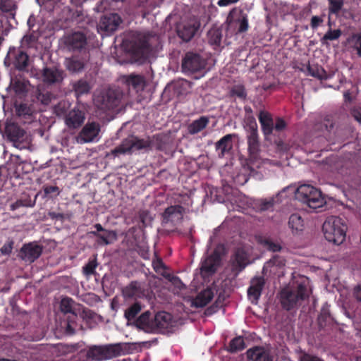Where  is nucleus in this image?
<instances>
[{"label":"nucleus","instance_id":"nucleus-1","mask_svg":"<svg viewBox=\"0 0 361 361\" xmlns=\"http://www.w3.org/2000/svg\"><path fill=\"white\" fill-rule=\"evenodd\" d=\"M133 54L140 60L145 61L154 57L162 49L160 37L154 33H139L135 37L132 46Z\"/></svg>","mask_w":361,"mask_h":361},{"label":"nucleus","instance_id":"nucleus-2","mask_svg":"<svg viewBox=\"0 0 361 361\" xmlns=\"http://www.w3.org/2000/svg\"><path fill=\"white\" fill-rule=\"evenodd\" d=\"M310 294V290L303 283L298 284L296 287L286 286L279 293V300L282 307L289 311L307 299Z\"/></svg>","mask_w":361,"mask_h":361},{"label":"nucleus","instance_id":"nucleus-3","mask_svg":"<svg viewBox=\"0 0 361 361\" xmlns=\"http://www.w3.org/2000/svg\"><path fill=\"white\" fill-rule=\"evenodd\" d=\"M322 229L324 237L329 242L340 245L345 239L348 226L343 219L331 216L324 222Z\"/></svg>","mask_w":361,"mask_h":361},{"label":"nucleus","instance_id":"nucleus-4","mask_svg":"<svg viewBox=\"0 0 361 361\" xmlns=\"http://www.w3.org/2000/svg\"><path fill=\"white\" fill-rule=\"evenodd\" d=\"M124 96L119 88H105L94 94V104L102 111L112 110L118 107Z\"/></svg>","mask_w":361,"mask_h":361},{"label":"nucleus","instance_id":"nucleus-5","mask_svg":"<svg viewBox=\"0 0 361 361\" xmlns=\"http://www.w3.org/2000/svg\"><path fill=\"white\" fill-rule=\"evenodd\" d=\"M153 142L149 138L140 139L137 136L130 135L123 139L121 144L115 147L106 157L113 155L117 157L119 154H131L133 150H150L152 148Z\"/></svg>","mask_w":361,"mask_h":361},{"label":"nucleus","instance_id":"nucleus-6","mask_svg":"<svg viewBox=\"0 0 361 361\" xmlns=\"http://www.w3.org/2000/svg\"><path fill=\"white\" fill-rule=\"evenodd\" d=\"M295 197L314 209L320 208L325 204L322 192L310 185L299 186L295 192Z\"/></svg>","mask_w":361,"mask_h":361},{"label":"nucleus","instance_id":"nucleus-7","mask_svg":"<svg viewBox=\"0 0 361 361\" xmlns=\"http://www.w3.org/2000/svg\"><path fill=\"white\" fill-rule=\"evenodd\" d=\"M122 350V346L120 343L92 345L89 348L86 356L92 360L102 361L119 355Z\"/></svg>","mask_w":361,"mask_h":361},{"label":"nucleus","instance_id":"nucleus-8","mask_svg":"<svg viewBox=\"0 0 361 361\" xmlns=\"http://www.w3.org/2000/svg\"><path fill=\"white\" fill-rule=\"evenodd\" d=\"M247 145L249 159L254 162L259 158V141L257 132V124L253 116L247 118Z\"/></svg>","mask_w":361,"mask_h":361},{"label":"nucleus","instance_id":"nucleus-9","mask_svg":"<svg viewBox=\"0 0 361 361\" xmlns=\"http://www.w3.org/2000/svg\"><path fill=\"white\" fill-rule=\"evenodd\" d=\"M318 125H319V128H324L326 131V135L329 140L342 139L345 135L347 126L341 123L340 121L331 116H326Z\"/></svg>","mask_w":361,"mask_h":361},{"label":"nucleus","instance_id":"nucleus-10","mask_svg":"<svg viewBox=\"0 0 361 361\" xmlns=\"http://www.w3.org/2000/svg\"><path fill=\"white\" fill-rule=\"evenodd\" d=\"M63 44L69 51L81 52L86 49L87 37L82 32H73L65 35L62 39Z\"/></svg>","mask_w":361,"mask_h":361},{"label":"nucleus","instance_id":"nucleus-11","mask_svg":"<svg viewBox=\"0 0 361 361\" xmlns=\"http://www.w3.org/2000/svg\"><path fill=\"white\" fill-rule=\"evenodd\" d=\"M221 247L216 248L214 252L202 262L200 274L204 279L209 278L214 275L221 266Z\"/></svg>","mask_w":361,"mask_h":361},{"label":"nucleus","instance_id":"nucleus-12","mask_svg":"<svg viewBox=\"0 0 361 361\" xmlns=\"http://www.w3.org/2000/svg\"><path fill=\"white\" fill-rule=\"evenodd\" d=\"M154 334H166L173 331L177 326L178 322L173 316L166 312H159L154 316Z\"/></svg>","mask_w":361,"mask_h":361},{"label":"nucleus","instance_id":"nucleus-13","mask_svg":"<svg viewBox=\"0 0 361 361\" xmlns=\"http://www.w3.org/2000/svg\"><path fill=\"white\" fill-rule=\"evenodd\" d=\"M201 25L195 18H190L178 24L176 27L178 36L185 42H190L195 35Z\"/></svg>","mask_w":361,"mask_h":361},{"label":"nucleus","instance_id":"nucleus-14","mask_svg":"<svg viewBox=\"0 0 361 361\" xmlns=\"http://www.w3.org/2000/svg\"><path fill=\"white\" fill-rule=\"evenodd\" d=\"M205 61L198 54L188 52L182 59V69L185 73H195L204 69Z\"/></svg>","mask_w":361,"mask_h":361},{"label":"nucleus","instance_id":"nucleus-15","mask_svg":"<svg viewBox=\"0 0 361 361\" xmlns=\"http://www.w3.org/2000/svg\"><path fill=\"white\" fill-rule=\"evenodd\" d=\"M41 75L42 81L48 85H60L66 77L64 71L55 66L43 68Z\"/></svg>","mask_w":361,"mask_h":361},{"label":"nucleus","instance_id":"nucleus-16","mask_svg":"<svg viewBox=\"0 0 361 361\" xmlns=\"http://www.w3.org/2000/svg\"><path fill=\"white\" fill-rule=\"evenodd\" d=\"M122 23V19L117 13H109L101 17L97 29L106 34L116 31Z\"/></svg>","mask_w":361,"mask_h":361},{"label":"nucleus","instance_id":"nucleus-17","mask_svg":"<svg viewBox=\"0 0 361 361\" xmlns=\"http://www.w3.org/2000/svg\"><path fill=\"white\" fill-rule=\"evenodd\" d=\"M250 264L248 255L243 249H238L230 259L232 272L236 276Z\"/></svg>","mask_w":361,"mask_h":361},{"label":"nucleus","instance_id":"nucleus-18","mask_svg":"<svg viewBox=\"0 0 361 361\" xmlns=\"http://www.w3.org/2000/svg\"><path fill=\"white\" fill-rule=\"evenodd\" d=\"M132 326L145 333L154 334V319L150 311H145L132 322Z\"/></svg>","mask_w":361,"mask_h":361},{"label":"nucleus","instance_id":"nucleus-19","mask_svg":"<svg viewBox=\"0 0 361 361\" xmlns=\"http://www.w3.org/2000/svg\"><path fill=\"white\" fill-rule=\"evenodd\" d=\"M100 126L95 122L87 123L80 132L77 140L80 143L92 142L99 135Z\"/></svg>","mask_w":361,"mask_h":361},{"label":"nucleus","instance_id":"nucleus-20","mask_svg":"<svg viewBox=\"0 0 361 361\" xmlns=\"http://www.w3.org/2000/svg\"><path fill=\"white\" fill-rule=\"evenodd\" d=\"M42 252V246L35 243H30L24 245L21 247L19 257L25 262H33L41 255Z\"/></svg>","mask_w":361,"mask_h":361},{"label":"nucleus","instance_id":"nucleus-21","mask_svg":"<svg viewBox=\"0 0 361 361\" xmlns=\"http://www.w3.org/2000/svg\"><path fill=\"white\" fill-rule=\"evenodd\" d=\"M85 119V113L79 109L74 108L66 114L64 122L68 129L75 130L82 126Z\"/></svg>","mask_w":361,"mask_h":361},{"label":"nucleus","instance_id":"nucleus-22","mask_svg":"<svg viewBox=\"0 0 361 361\" xmlns=\"http://www.w3.org/2000/svg\"><path fill=\"white\" fill-rule=\"evenodd\" d=\"M86 63V60L78 56H72L66 58L64 61L66 69L71 74H78L82 72L85 68Z\"/></svg>","mask_w":361,"mask_h":361},{"label":"nucleus","instance_id":"nucleus-23","mask_svg":"<svg viewBox=\"0 0 361 361\" xmlns=\"http://www.w3.org/2000/svg\"><path fill=\"white\" fill-rule=\"evenodd\" d=\"M183 208L180 205L171 206L166 208L163 213V222L167 224H177L183 219Z\"/></svg>","mask_w":361,"mask_h":361},{"label":"nucleus","instance_id":"nucleus-24","mask_svg":"<svg viewBox=\"0 0 361 361\" xmlns=\"http://www.w3.org/2000/svg\"><path fill=\"white\" fill-rule=\"evenodd\" d=\"M263 277H255L251 280L250 286L247 290V295L252 302L256 303L259 298L262 288L264 286Z\"/></svg>","mask_w":361,"mask_h":361},{"label":"nucleus","instance_id":"nucleus-25","mask_svg":"<svg viewBox=\"0 0 361 361\" xmlns=\"http://www.w3.org/2000/svg\"><path fill=\"white\" fill-rule=\"evenodd\" d=\"M122 82L128 87H132L137 92L142 91L145 87V78L141 75L130 74L121 77Z\"/></svg>","mask_w":361,"mask_h":361},{"label":"nucleus","instance_id":"nucleus-26","mask_svg":"<svg viewBox=\"0 0 361 361\" xmlns=\"http://www.w3.org/2000/svg\"><path fill=\"white\" fill-rule=\"evenodd\" d=\"M5 133L9 140L16 143L23 140L25 130L14 123H7L5 128Z\"/></svg>","mask_w":361,"mask_h":361},{"label":"nucleus","instance_id":"nucleus-27","mask_svg":"<svg viewBox=\"0 0 361 361\" xmlns=\"http://www.w3.org/2000/svg\"><path fill=\"white\" fill-rule=\"evenodd\" d=\"M122 293L126 298H137L145 295V290L137 281H132L122 290Z\"/></svg>","mask_w":361,"mask_h":361},{"label":"nucleus","instance_id":"nucleus-28","mask_svg":"<svg viewBox=\"0 0 361 361\" xmlns=\"http://www.w3.org/2000/svg\"><path fill=\"white\" fill-rule=\"evenodd\" d=\"M246 354L247 358L252 361H273L269 352L260 347L249 349Z\"/></svg>","mask_w":361,"mask_h":361},{"label":"nucleus","instance_id":"nucleus-29","mask_svg":"<svg viewBox=\"0 0 361 361\" xmlns=\"http://www.w3.org/2000/svg\"><path fill=\"white\" fill-rule=\"evenodd\" d=\"M214 295L213 290L211 288H207L198 293L192 304L196 307H203L212 300Z\"/></svg>","mask_w":361,"mask_h":361},{"label":"nucleus","instance_id":"nucleus-30","mask_svg":"<svg viewBox=\"0 0 361 361\" xmlns=\"http://www.w3.org/2000/svg\"><path fill=\"white\" fill-rule=\"evenodd\" d=\"M35 98L41 104L47 106L55 99V96L51 92L38 85L35 91Z\"/></svg>","mask_w":361,"mask_h":361},{"label":"nucleus","instance_id":"nucleus-31","mask_svg":"<svg viewBox=\"0 0 361 361\" xmlns=\"http://www.w3.org/2000/svg\"><path fill=\"white\" fill-rule=\"evenodd\" d=\"M30 64V57L23 50L18 49L14 54L13 65L20 71H25Z\"/></svg>","mask_w":361,"mask_h":361},{"label":"nucleus","instance_id":"nucleus-32","mask_svg":"<svg viewBox=\"0 0 361 361\" xmlns=\"http://www.w3.org/2000/svg\"><path fill=\"white\" fill-rule=\"evenodd\" d=\"M259 121L264 135H271L274 129V121L271 115L267 111H261L259 114Z\"/></svg>","mask_w":361,"mask_h":361},{"label":"nucleus","instance_id":"nucleus-33","mask_svg":"<svg viewBox=\"0 0 361 361\" xmlns=\"http://www.w3.org/2000/svg\"><path fill=\"white\" fill-rule=\"evenodd\" d=\"M72 89L77 97L90 93L92 87L85 79H79L72 83Z\"/></svg>","mask_w":361,"mask_h":361},{"label":"nucleus","instance_id":"nucleus-34","mask_svg":"<svg viewBox=\"0 0 361 361\" xmlns=\"http://www.w3.org/2000/svg\"><path fill=\"white\" fill-rule=\"evenodd\" d=\"M235 136V134H228L216 143V149L221 151V157H224L232 149V138Z\"/></svg>","mask_w":361,"mask_h":361},{"label":"nucleus","instance_id":"nucleus-35","mask_svg":"<svg viewBox=\"0 0 361 361\" xmlns=\"http://www.w3.org/2000/svg\"><path fill=\"white\" fill-rule=\"evenodd\" d=\"M142 307L140 302H135L125 310L124 317L128 321V326H132V322L137 319Z\"/></svg>","mask_w":361,"mask_h":361},{"label":"nucleus","instance_id":"nucleus-36","mask_svg":"<svg viewBox=\"0 0 361 361\" xmlns=\"http://www.w3.org/2000/svg\"><path fill=\"white\" fill-rule=\"evenodd\" d=\"M222 38V31L216 27H212L207 32L208 42L212 46L219 47Z\"/></svg>","mask_w":361,"mask_h":361},{"label":"nucleus","instance_id":"nucleus-37","mask_svg":"<svg viewBox=\"0 0 361 361\" xmlns=\"http://www.w3.org/2000/svg\"><path fill=\"white\" fill-rule=\"evenodd\" d=\"M209 123V118L206 116H201L199 119L194 121L188 126V132L190 134H196L206 128Z\"/></svg>","mask_w":361,"mask_h":361},{"label":"nucleus","instance_id":"nucleus-38","mask_svg":"<svg viewBox=\"0 0 361 361\" xmlns=\"http://www.w3.org/2000/svg\"><path fill=\"white\" fill-rule=\"evenodd\" d=\"M71 104L67 100H61L53 107L54 113L58 117H64L68 113Z\"/></svg>","mask_w":361,"mask_h":361},{"label":"nucleus","instance_id":"nucleus-39","mask_svg":"<svg viewBox=\"0 0 361 361\" xmlns=\"http://www.w3.org/2000/svg\"><path fill=\"white\" fill-rule=\"evenodd\" d=\"M288 225L293 231H302L304 227L303 220L298 214H293L290 215L288 221Z\"/></svg>","mask_w":361,"mask_h":361},{"label":"nucleus","instance_id":"nucleus-40","mask_svg":"<svg viewBox=\"0 0 361 361\" xmlns=\"http://www.w3.org/2000/svg\"><path fill=\"white\" fill-rule=\"evenodd\" d=\"M13 88L17 94H23L27 91V87L30 85L28 80H21L16 77L12 80Z\"/></svg>","mask_w":361,"mask_h":361},{"label":"nucleus","instance_id":"nucleus-41","mask_svg":"<svg viewBox=\"0 0 361 361\" xmlns=\"http://www.w3.org/2000/svg\"><path fill=\"white\" fill-rule=\"evenodd\" d=\"M74 303V300L71 298L66 297L62 298L60 302L61 311L64 314L71 313L74 316H76L77 314L73 309Z\"/></svg>","mask_w":361,"mask_h":361},{"label":"nucleus","instance_id":"nucleus-42","mask_svg":"<svg viewBox=\"0 0 361 361\" xmlns=\"http://www.w3.org/2000/svg\"><path fill=\"white\" fill-rule=\"evenodd\" d=\"M17 8L16 1L14 0H0V10L4 13H9L14 16Z\"/></svg>","mask_w":361,"mask_h":361},{"label":"nucleus","instance_id":"nucleus-43","mask_svg":"<svg viewBox=\"0 0 361 361\" xmlns=\"http://www.w3.org/2000/svg\"><path fill=\"white\" fill-rule=\"evenodd\" d=\"M258 242L262 245H263L264 247H266L267 250L272 251V252H277L281 249V247L280 246L279 244L273 242L269 238L261 237L259 238Z\"/></svg>","mask_w":361,"mask_h":361},{"label":"nucleus","instance_id":"nucleus-44","mask_svg":"<svg viewBox=\"0 0 361 361\" xmlns=\"http://www.w3.org/2000/svg\"><path fill=\"white\" fill-rule=\"evenodd\" d=\"M188 85V81L186 80H181L176 82H174L171 85H169L168 86L169 89L172 88L174 91V94H176L177 97H179L182 94H184L185 92L183 91V89Z\"/></svg>","mask_w":361,"mask_h":361},{"label":"nucleus","instance_id":"nucleus-45","mask_svg":"<svg viewBox=\"0 0 361 361\" xmlns=\"http://www.w3.org/2000/svg\"><path fill=\"white\" fill-rule=\"evenodd\" d=\"M230 351L232 353L241 350L245 348V342L243 338L237 337L233 339L230 343Z\"/></svg>","mask_w":361,"mask_h":361},{"label":"nucleus","instance_id":"nucleus-46","mask_svg":"<svg viewBox=\"0 0 361 361\" xmlns=\"http://www.w3.org/2000/svg\"><path fill=\"white\" fill-rule=\"evenodd\" d=\"M285 264L286 260L282 257L276 255L273 258L269 259L266 264L267 267L282 268L285 266Z\"/></svg>","mask_w":361,"mask_h":361},{"label":"nucleus","instance_id":"nucleus-47","mask_svg":"<svg viewBox=\"0 0 361 361\" xmlns=\"http://www.w3.org/2000/svg\"><path fill=\"white\" fill-rule=\"evenodd\" d=\"M329 2V13L338 14L341 10L344 1L343 0H328Z\"/></svg>","mask_w":361,"mask_h":361},{"label":"nucleus","instance_id":"nucleus-48","mask_svg":"<svg viewBox=\"0 0 361 361\" xmlns=\"http://www.w3.org/2000/svg\"><path fill=\"white\" fill-rule=\"evenodd\" d=\"M90 233L99 238L105 245H108L110 243V242L108 240L109 238L113 237L114 238H116V233L111 231H105L104 234H99L96 231H92Z\"/></svg>","mask_w":361,"mask_h":361},{"label":"nucleus","instance_id":"nucleus-49","mask_svg":"<svg viewBox=\"0 0 361 361\" xmlns=\"http://www.w3.org/2000/svg\"><path fill=\"white\" fill-rule=\"evenodd\" d=\"M162 276L167 279L175 287L181 290L185 288V285L182 283L180 279L175 276H171L169 274H162Z\"/></svg>","mask_w":361,"mask_h":361},{"label":"nucleus","instance_id":"nucleus-50","mask_svg":"<svg viewBox=\"0 0 361 361\" xmlns=\"http://www.w3.org/2000/svg\"><path fill=\"white\" fill-rule=\"evenodd\" d=\"M232 96H236L240 99H245L246 98V91L243 85H235L231 90Z\"/></svg>","mask_w":361,"mask_h":361},{"label":"nucleus","instance_id":"nucleus-51","mask_svg":"<svg viewBox=\"0 0 361 361\" xmlns=\"http://www.w3.org/2000/svg\"><path fill=\"white\" fill-rule=\"evenodd\" d=\"M97 267V262L96 257L90 261L84 267L83 273L86 276H90L94 274L95 268Z\"/></svg>","mask_w":361,"mask_h":361},{"label":"nucleus","instance_id":"nucleus-52","mask_svg":"<svg viewBox=\"0 0 361 361\" xmlns=\"http://www.w3.org/2000/svg\"><path fill=\"white\" fill-rule=\"evenodd\" d=\"M341 35L340 30H329L322 38V42L326 40H335L338 39Z\"/></svg>","mask_w":361,"mask_h":361},{"label":"nucleus","instance_id":"nucleus-53","mask_svg":"<svg viewBox=\"0 0 361 361\" xmlns=\"http://www.w3.org/2000/svg\"><path fill=\"white\" fill-rule=\"evenodd\" d=\"M16 111L18 116H26L32 114L31 109L26 104H20L16 106Z\"/></svg>","mask_w":361,"mask_h":361},{"label":"nucleus","instance_id":"nucleus-54","mask_svg":"<svg viewBox=\"0 0 361 361\" xmlns=\"http://www.w3.org/2000/svg\"><path fill=\"white\" fill-rule=\"evenodd\" d=\"M153 268L156 272L162 275V274H166L165 272L166 267L161 259H157L152 262Z\"/></svg>","mask_w":361,"mask_h":361},{"label":"nucleus","instance_id":"nucleus-55","mask_svg":"<svg viewBox=\"0 0 361 361\" xmlns=\"http://www.w3.org/2000/svg\"><path fill=\"white\" fill-rule=\"evenodd\" d=\"M299 361H324L318 356L310 355L306 353H301L299 356Z\"/></svg>","mask_w":361,"mask_h":361},{"label":"nucleus","instance_id":"nucleus-56","mask_svg":"<svg viewBox=\"0 0 361 361\" xmlns=\"http://www.w3.org/2000/svg\"><path fill=\"white\" fill-rule=\"evenodd\" d=\"M307 71L310 75L319 79L322 78L324 72L323 69H319L318 67H312L310 66L307 67Z\"/></svg>","mask_w":361,"mask_h":361},{"label":"nucleus","instance_id":"nucleus-57","mask_svg":"<svg viewBox=\"0 0 361 361\" xmlns=\"http://www.w3.org/2000/svg\"><path fill=\"white\" fill-rule=\"evenodd\" d=\"M239 28L238 32H243L247 30L248 22L246 15H242L241 18L238 20Z\"/></svg>","mask_w":361,"mask_h":361},{"label":"nucleus","instance_id":"nucleus-58","mask_svg":"<svg viewBox=\"0 0 361 361\" xmlns=\"http://www.w3.org/2000/svg\"><path fill=\"white\" fill-rule=\"evenodd\" d=\"M13 245V241L10 240L7 243H6L1 249L0 252L2 255H8L11 253Z\"/></svg>","mask_w":361,"mask_h":361},{"label":"nucleus","instance_id":"nucleus-59","mask_svg":"<svg viewBox=\"0 0 361 361\" xmlns=\"http://www.w3.org/2000/svg\"><path fill=\"white\" fill-rule=\"evenodd\" d=\"M329 318V314L327 312L321 313L318 317V323L321 328L326 326V320Z\"/></svg>","mask_w":361,"mask_h":361},{"label":"nucleus","instance_id":"nucleus-60","mask_svg":"<svg viewBox=\"0 0 361 361\" xmlns=\"http://www.w3.org/2000/svg\"><path fill=\"white\" fill-rule=\"evenodd\" d=\"M274 204V200L273 198H270L269 200H264L262 201L261 203V209L262 210H267L273 207Z\"/></svg>","mask_w":361,"mask_h":361},{"label":"nucleus","instance_id":"nucleus-61","mask_svg":"<svg viewBox=\"0 0 361 361\" xmlns=\"http://www.w3.org/2000/svg\"><path fill=\"white\" fill-rule=\"evenodd\" d=\"M34 204H35V202H33L32 204H26L23 202V200H19L11 205V210H15L18 207H24V206L33 207Z\"/></svg>","mask_w":361,"mask_h":361},{"label":"nucleus","instance_id":"nucleus-62","mask_svg":"<svg viewBox=\"0 0 361 361\" xmlns=\"http://www.w3.org/2000/svg\"><path fill=\"white\" fill-rule=\"evenodd\" d=\"M323 22V19L319 16H312L311 18V27L316 28L320 23Z\"/></svg>","mask_w":361,"mask_h":361},{"label":"nucleus","instance_id":"nucleus-63","mask_svg":"<svg viewBox=\"0 0 361 361\" xmlns=\"http://www.w3.org/2000/svg\"><path fill=\"white\" fill-rule=\"evenodd\" d=\"M285 127H286L285 121L283 119L278 118L276 120L275 127H274L275 129L276 130L280 131V130H283Z\"/></svg>","mask_w":361,"mask_h":361},{"label":"nucleus","instance_id":"nucleus-64","mask_svg":"<svg viewBox=\"0 0 361 361\" xmlns=\"http://www.w3.org/2000/svg\"><path fill=\"white\" fill-rule=\"evenodd\" d=\"M353 294H354V296L356 298V300L357 301L360 302L361 301V285H358L354 288Z\"/></svg>","mask_w":361,"mask_h":361}]
</instances>
